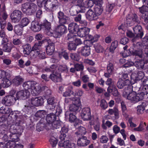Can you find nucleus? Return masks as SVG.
<instances>
[{
    "label": "nucleus",
    "instance_id": "obj_1",
    "mask_svg": "<svg viewBox=\"0 0 148 148\" xmlns=\"http://www.w3.org/2000/svg\"><path fill=\"white\" fill-rule=\"evenodd\" d=\"M131 90L128 93L126 94L125 97L132 101V102L136 103L143 100L144 98V94L143 92L137 94L136 91H138L139 88L138 87H135L131 85Z\"/></svg>",
    "mask_w": 148,
    "mask_h": 148
},
{
    "label": "nucleus",
    "instance_id": "obj_2",
    "mask_svg": "<svg viewBox=\"0 0 148 148\" xmlns=\"http://www.w3.org/2000/svg\"><path fill=\"white\" fill-rule=\"evenodd\" d=\"M56 115L53 113H50L47 116L46 120L50 128L57 129L60 127V122L58 120H56Z\"/></svg>",
    "mask_w": 148,
    "mask_h": 148
},
{
    "label": "nucleus",
    "instance_id": "obj_3",
    "mask_svg": "<svg viewBox=\"0 0 148 148\" xmlns=\"http://www.w3.org/2000/svg\"><path fill=\"white\" fill-rule=\"evenodd\" d=\"M11 76V71L0 70V79L3 78V82L2 84L3 87H8L11 84V82L10 80Z\"/></svg>",
    "mask_w": 148,
    "mask_h": 148
},
{
    "label": "nucleus",
    "instance_id": "obj_4",
    "mask_svg": "<svg viewBox=\"0 0 148 148\" xmlns=\"http://www.w3.org/2000/svg\"><path fill=\"white\" fill-rule=\"evenodd\" d=\"M130 80L128 79L123 80L120 79L117 83V86L119 88L122 89L125 87L123 93V95L124 97L126 96V94L128 93L131 90L132 87L131 85L130 84Z\"/></svg>",
    "mask_w": 148,
    "mask_h": 148
},
{
    "label": "nucleus",
    "instance_id": "obj_5",
    "mask_svg": "<svg viewBox=\"0 0 148 148\" xmlns=\"http://www.w3.org/2000/svg\"><path fill=\"white\" fill-rule=\"evenodd\" d=\"M29 105V106H25L23 109L24 111L25 110L27 111V109H29L30 108V106H38L42 105L44 103V99L41 97H32L28 101Z\"/></svg>",
    "mask_w": 148,
    "mask_h": 148
},
{
    "label": "nucleus",
    "instance_id": "obj_6",
    "mask_svg": "<svg viewBox=\"0 0 148 148\" xmlns=\"http://www.w3.org/2000/svg\"><path fill=\"white\" fill-rule=\"evenodd\" d=\"M8 127L5 125H3L0 126V134L4 135L3 138L6 139L7 140L8 139V136H9L10 138L12 137L16 136L15 130H14V132H12V127L10 129V132H8Z\"/></svg>",
    "mask_w": 148,
    "mask_h": 148
},
{
    "label": "nucleus",
    "instance_id": "obj_7",
    "mask_svg": "<svg viewBox=\"0 0 148 148\" xmlns=\"http://www.w3.org/2000/svg\"><path fill=\"white\" fill-rule=\"evenodd\" d=\"M37 9L36 5L34 3H26L22 5L23 11L28 14L34 12Z\"/></svg>",
    "mask_w": 148,
    "mask_h": 148
},
{
    "label": "nucleus",
    "instance_id": "obj_8",
    "mask_svg": "<svg viewBox=\"0 0 148 148\" xmlns=\"http://www.w3.org/2000/svg\"><path fill=\"white\" fill-rule=\"evenodd\" d=\"M81 116L84 121L95 120L97 121L98 119L97 116L94 118L91 116L90 109L88 107L82 109L81 113Z\"/></svg>",
    "mask_w": 148,
    "mask_h": 148
},
{
    "label": "nucleus",
    "instance_id": "obj_9",
    "mask_svg": "<svg viewBox=\"0 0 148 148\" xmlns=\"http://www.w3.org/2000/svg\"><path fill=\"white\" fill-rule=\"evenodd\" d=\"M15 91L14 90H11V93H14L12 95L5 97L3 99L2 102L7 106H10L14 104L16 101L17 100L16 97L15 96Z\"/></svg>",
    "mask_w": 148,
    "mask_h": 148
},
{
    "label": "nucleus",
    "instance_id": "obj_10",
    "mask_svg": "<svg viewBox=\"0 0 148 148\" xmlns=\"http://www.w3.org/2000/svg\"><path fill=\"white\" fill-rule=\"evenodd\" d=\"M23 16V13L20 10H13L10 16L11 21L15 23H17L19 22Z\"/></svg>",
    "mask_w": 148,
    "mask_h": 148
},
{
    "label": "nucleus",
    "instance_id": "obj_11",
    "mask_svg": "<svg viewBox=\"0 0 148 148\" xmlns=\"http://www.w3.org/2000/svg\"><path fill=\"white\" fill-rule=\"evenodd\" d=\"M66 27L63 24H61L57 26L54 29L53 37L58 38L66 33L67 32Z\"/></svg>",
    "mask_w": 148,
    "mask_h": 148
},
{
    "label": "nucleus",
    "instance_id": "obj_12",
    "mask_svg": "<svg viewBox=\"0 0 148 148\" xmlns=\"http://www.w3.org/2000/svg\"><path fill=\"white\" fill-rule=\"evenodd\" d=\"M57 0H47L45 5V10L47 11H53L58 5Z\"/></svg>",
    "mask_w": 148,
    "mask_h": 148
},
{
    "label": "nucleus",
    "instance_id": "obj_13",
    "mask_svg": "<svg viewBox=\"0 0 148 148\" xmlns=\"http://www.w3.org/2000/svg\"><path fill=\"white\" fill-rule=\"evenodd\" d=\"M132 21L134 22L138 23H139L140 22L138 18L137 15L135 14L130 13L128 15L126 21V23L127 25V26H132Z\"/></svg>",
    "mask_w": 148,
    "mask_h": 148
},
{
    "label": "nucleus",
    "instance_id": "obj_14",
    "mask_svg": "<svg viewBox=\"0 0 148 148\" xmlns=\"http://www.w3.org/2000/svg\"><path fill=\"white\" fill-rule=\"evenodd\" d=\"M77 5L82 9L84 8H91L93 5V2L91 0H78Z\"/></svg>",
    "mask_w": 148,
    "mask_h": 148
},
{
    "label": "nucleus",
    "instance_id": "obj_15",
    "mask_svg": "<svg viewBox=\"0 0 148 148\" xmlns=\"http://www.w3.org/2000/svg\"><path fill=\"white\" fill-rule=\"evenodd\" d=\"M30 95V92L27 90H22L17 91L15 93V96L17 100H24L29 97Z\"/></svg>",
    "mask_w": 148,
    "mask_h": 148
},
{
    "label": "nucleus",
    "instance_id": "obj_16",
    "mask_svg": "<svg viewBox=\"0 0 148 148\" xmlns=\"http://www.w3.org/2000/svg\"><path fill=\"white\" fill-rule=\"evenodd\" d=\"M133 30L135 34L136 35L135 38L132 40L133 42H134L136 38H142L143 36V33L142 31L141 27L138 25L136 26L133 28Z\"/></svg>",
    "mask_w": 148,
    "mask_h": 148
},
{
    "label": "nucleus",
    "instance_id": "obj_17",
    "mask_svg": "<svg viewBox=\"0 0 148 148\" xmlns=\"http://www.w3.org/2000/svg\"><path fill=\"white\" fill-rule=\"evenodd\" d=\"M58 145L60 147L64 148H76L75 144L69 140H66L63 142L62 141H60Z\"/></svg>",
    "mask_w": 148,
    "mask_h": 148
},
{
    "label": "nucleus",
    "instance_id": "obj_18",
    "mask_svg": "<svg viewBox=\"0 0 148 148\" xmlns=\"http://www.w3.org/2000/svg\"><path fill=\"white\" fill-rule=\"evenodd\" d=\"M58 17L59 19V22L61 24H64L69 22L70 18L64 14V13L60 11L58 13Z\"/></svg>",
    "mask_w": 148,
    "mask_h": 148
},
{
    "label": "nucleus",
    "instance_id": "obj_19",
    "mask_svg": "<svg viewBox=\"0 0 148 148\" xmlns=\"http://www.w3.org/2000/svg\"><path fill=\"white\" fill-rule=\"evenodd\" d=\"M89 32V29L86 27H81L78 29L76 34L77 35L81 37H83L88 35Z\"/></svg>",
    "mask_w": 148,
    "mask_h": 148
},
{
    "label": "nucleus",
    "instance_id": "obj_20",
    "mask_svg": "<svg viewBox=\"0 0 148 148\" xmlns=\"http://www.w3.org/2000/svg\"><path fill=\"white\" fill-rule=\"evenodd\" d=\"M90 143V141L87 139V138L85 136L78 139L77 141V145L80 147H85L88 145Z\"/></svg>",
    "mask_w": 148,
    "mask_h": 148
},
{
    "label": "nucleus",
    "instance_id": "obj_21",
    "mask_svg": "<svg viewBox=\"0 0 148 148\" xmlns=\"http://www.w3.org/2000/svg\"><path fill=\"white\" fill-rule=\"evenodd\" d=\"M147 105V102L144 101L142 102L140 105L138 106L136 108L137 114L139 115L143 114L144 112L145 108Z\"/></svg>",
    "mask_w": 148,
    "mask_h": 148
},
{
    "label": "nucleus",
    "instance_id": "obj_22",
    "mask_svg": "<svg viewBox=\"0 0 148 148\" xmlns=\"http://www.w3.org/2000/svg\"><path fill=\"white\" fill-rule=\"evenodd\" d=\"M12 137L10 138L12 139L13 141H9L6 144H5V147L6 148H16L20 146L21 148H23V147L22 145H16L15 143V141L16 140L15 138L14 137Z\"/></svg>",
    "mask_w": 148,
    "mask_h": 148
},
{
    "label": "nucleus",
    "instance_id": "obj_23",
    "mask_svg": "<svg viewBox=\"0 0 148 148\" xmlns=\"http://www.w3.org/2000/svg\"><path fill=\"white\" fill-rule=\"evenodd\" d=\"M48 45L46 48V52L48 55H51L54 51V43L51 41L50 40H48Z\"/></svg>",
    "mask_w": 148,
    "mask_h": 148
},
{
    "label": "nucleus",
    "instance_id": "obj_24",
    "mask_svg": "<svg viewBox=\"0 0 148 148\" xmlns=\"http://www.w3.org/2000/svg\"><path fill=\"white\" fill-rule=\"evenodd\" d=\"M41 91V88L38 84H36L34 82V86H32L31 93L34 96L38 95Z\"/></svg>",
    "mask_w": 148,
    "mask_h": 148
},
{
    "label": "nucleus",
    "instance_id": "obj_25",
    "mask_svg": "<svg viewBox=\"0 0 148 148\" xmlns=\"http://www.w3.org/2000/svg\"><path fill=\"white\" fill-rule=\"evenodd\" d=\"M66 114H69V121L71 122H75L74 125L76 127L77 125L80 123L79 120L77 119L76 116L72 113L67 112Z\"/></svg>",
    "mask_w": 148,
    "mask_h": 148
},
{
    "label": "nucleus",
    "instance_id": "obj_26",
    "mask_svg": "<svg viewBox=\"0 0 148 148\" xmlns=\"http://www.w3.org/2000/svg\"><path fill=\"white\" fill-rule=\"evenodd\" d=\"M86 17L90 21L97 19L98 18L94 11L91 9H89L86 14Z\"/></svg>",
    "mask_w": 148,
    "mask_h": 148
},
{
    "label": "nucleus",
    "instance_id": "obj_27",
    "mask_svg": "<svg viewBox=\"0 0 148 148\" xmlns=\"http://www.w3.org/2000/svg\"><path fill=\"white\" fill-rule=\"evenodd\" d=\"M24 81L23 79L20 76L18 75L15 76L12 81V84L16 86H18L21 85Z\"/></svg>",
    "mask_w": 148,
    "mask_h": 148
},
{
    "label": "nucleus",
    "instance_id": "obj_28",
    "mask_svg": "<svg viewBox=\"0 0 148 148\" xmlns=\"http://www.w3.org/2000/svg\"><path fill=\"white\" fill-rule=\"evenodd\" d=\"M78 51L83 56H87L90 54V48L88 47H82L79 49Z\"/></svg>",
    "mask_w": 148,
    "mask_h": 148
},
{
    "label": "nucleus",
    "instance_id": "obj_29",
    "mask_svg": "<svg viewBox=\"0 0 148 148\" xmlns=\"http://www.w3.org/2000/svg\"><path fill=\"white\" fill-rule=\"evenodd\" d=\"M42 44L41 42L39 41L38 42L36 43L32 48L31 53L37 55L38 54L39 51H41V47Z\"/></svg>",
    "mask_w": 148,
    "mask_h": 148
},
{
    "label": "nucleus",
    "instance_id": "obj_30",
    "mask_svg": "<svg viewBox=\"0 0 148 148\" xmlns=\"http://www.w3.org/2000/svg\"><path fill=\"white\" fill-rule=\"evenodd\" d=\"M30 28L32 31L35 32H38L41 29V26L39 23L35 21L32 22Z\"/></svg>",
    "mask_w": 148,
    "mask_h": 148
},
{
    "label": "nucleus",
    "instance_id": "obj_31",
    "mask_svg": "<svg viewBox=\"0 0 148 148\" xmlns=\"http://www.w3.org/2000/svg\"><path fill=\"white\" fill-rule=\"evenodd\" d=\"M78 28V26L76 23H71L69 25L68 29L69 32L76 34Z\"/></svg>",
    "mask_w": 148,
    "mask_h": 148
},
{
    "label": "nucleus",
    "instance_id": "obj_32",
    "mask_svg": "<svg viewBox=\"0 0 148 148\" xmlns=\"http://www.w3.org/2000/svg\"><path fill=\"white\" fill-rule=\"evenodd\" d=\"M48 108L50 109L53 110L56 106V103L53 97L49 98L47 101Z\"/></svg>",
    "mask_w": 148,
    "mask_h": 148
},
{
    "label": "nucleus",
    "instance_id": "obj_33",
    "mask_svg": "<svg viewBox=\"0 0 148 148\" xmlns=\"http://www.w3.org/2000/svg\"><path fill=\"white\" fill-rule=\"evenodd\" d=\"M114 69L112 63H110L107 66V73H105L104 75L106 77H110L112 75Z\"/></svg>",
    "mask_w": 148,
    "mask_h": 148
},
{
    "label": "nucleus",
    "instance_id": "obj_34",
    "mask_svg": "<svg viewBox=\"0 0 148 148\" xmlns=\"http://www.w3.org/2000/svg\"><path fill=\"white\" fill-rule=\"evenodd\" d=\"M95 13L97 17L100 15L103 11V8L102 6L95 5L94 8Z\"/></svg>",
    "mask_w": 148,
    "mask_h": 148
},
{
    "label": "nucleus",
    "instance_id": "obj_35",
    "mask_svg": "<svg viewBox=\"0 0 148 148\" xmlns=\"http://www.w3.org/2000/svg\"><path fill=\"white\" fill-rule=\"evenodd\" d=\"M106 84L109 86L107 89V90L109 92H111L112 90V88H114V87L115 86L114 82L111 78H108L106 81Z\"/></svg>",
    "mask_w": 148,
    "mask_h": 148
},
{
    "label": "nucleus",
    "instance_id": "obj_36",
    "mask_svg": "<svg viewBox=\"0 0 148 148\" xmlns=\"http://www.w3.org/2000/svg\"><path fill=\"white\" fill-rule=\"evenodd\" d=\"M57 70L61 72H67L68 71V68L66 65L65 64L62 65H56L55 71Z\"/></svg>",
    "mask_w": 148,
    "mask_h": 148
},
{
    "label": "nucleus",
    "instance_id": "obj_37",
    "mask_svg": "<svg viewBox=\"0 0 148 148\" xmlns=\"http://www.w3.org/2000/svg\"><path fill=\"white\" fill-rule=\"evenodd\" d=\"M86 133V128L83 126L79 127L77 129L75 134L78 136L80 135L85 134Z\"/></svg>",
    "mask_w": 148,
    "mask_h": 148
},
{
    "label": "nucleus",
    "instance_id": "obj_38",
    "mask_svg": "<svg viewBox=\"0 0 148 148\" xmlns=\"http://www.w3.org/2000/svg\"><path fill=\"white\" fill-rule=\"evenodd\" d=\"M34 82L33 81H28L24 82L23 86L25 89V90H27L31 89L32 90V86H34Z\"/></svg>",
    "mask_w": 148,
    "mask_h": 148
},
{
    "label": "nucleus",
    "instance_id": "obj_39",
    "mask_svg": "<svg viewBox=\"0 0 148 148\" xmlns=\"http://www.w3.org/2000/svg\"><path fill=\"white\" fill-rule=\"evenodd\" d=\"M23 27L20 25H16L14 28V32L18 35L21 36L22 34Z\"/></svg>",
    "mask_w": 148,
    "mask_h": 148
},
{
    "label": "nucleus",
    "instance_id": "obj_40",
    "mask_svg": "<svg viewBox=\"0 0 148 148\" xmlns=\"http://www.w3.org/2000/svg\"><path fill=\"white\" fill-rule=\"evenodd\" d=\"M50 79L54 82H56L61 81L60 75V74L56 75L54 74H51L50 76Z\"/></svg>",
    "mask_w": 148,
    "mask_h": 148
},
{
    "label": "nucleus",
    "instance_id": "obj_41",
    "mask_svg": "<svg viewBox=\"0 0 148 148\" xmlns=\"http://www.w3.org/2000/svg\"><path fill=\"white\" fill-rule=\"evenodd\" d=\"M31 56L33 58H35L38 56V57L40 59H43L45 58V52H43L41 51H39L38 54L36 55L32 53L31 54Z\"/></svg>",
    "mask_w": 148,
    "mask_h": 148
},
{
    "label": "nucleus",
    "instance_id": "obj_42",
    "mask_svg": "<svg viewBox=\"0 0 148 148\" xmlns=\"http://www.w3.org/2000/svg\"><path fill=\"white\" fill-rule=\"evenodd\" d=\"M139 11L142 14V16H146L148 15V6H143L139 8Z\"/></svg>",
    "mask_w": 148,
    "mask_h": 148
},
{
    "label": "nucleus",
    "instance_id": "obj_43",
    "mask_svg": "<svg viewBox=\"0 0 148 148\" xmlns=\"http://www.w3.org/2000/svg\"><path fill=\"white\" fill-rule=\"evenodd\" d=\"M23 53L24 54L29 55L30 53L31 46L29 44H26L23 46Z\"/></svg>",
    "mask_w": 148,
    "mask_h": 148
},
{
    "label": "nucleus",
    "instance_id": "obj_44",
    "mask_svg": "<svg viewBox=\"0 0 148 148\" xmlns=\"http://www.w3.org/2000/svg\"><path fill=\"white\" fill-rule=\"evenodd\" d=\"M11 111V109L7 106H2L0 108V112L2 114H8Z\"/></svg>",
    "mask_w": 148,
    "mask_h": 148
},
{
    "label": "nucleus",
    "instance_id": "obj_45",
    "mask_svg": "<svg viewBox=\"0 0 148 148\" xmlns=\"http://www.w3.org/2000/svg\"><path fill=\"white\" fill-rule=\"evenodd\" d=\"M144 60H141L138 61H137L134 63L135 66L138 69H143L145 64Z\"/></svg>",
    "mask_w": 148,
    "mask_h": 148
},
{
    "label": "nucleus",
    "instance_id": "obj_46",
    "mask_svg": "<svg viewBox=\"0 0 148 148\" xmlns=\"http://www.w3.org/2000/svg\"><path fill=\"white\" fill-rule=\"evenodd\" d=\"M47 114V112L44 110L38 111L36 113L35 116L37 117L44 118Z\"/></svg>",
    "mask_w": 148,
    "mask_h": 148
},
{
    "label": "nucleus",
    "instance_id": "obj_47",
    "mask_svg": "<svg viewBox=\"0 0 148 148\" xmlns=\"http://www.w3.org/2000/svg\"><path fill=\"white\" fill-rule=\"evenodd\" d=\"M96 51L97 53L103 52L104 51V49L103 47L99 44H95L94 46Z\"/></svg>",
    "mask_w": 148,
    "mask_h": 148
},
{
    "label": "nucleus",
    "instance_id": "obj_48",
    "mask_svg": "<svg viewBox=\"0 0 148 148\" xmlns=\"http://www.w3.org/2000/svg\"><path fill=\"white\" fill-rule=\"evenodd\" d=\"M73 87H71L68 88L63 93V95L64 97L70 96L72 95H73L74 92L72 90Z\"/></svg>",
    "mask_w": 148,
    "mask_h": 148
},
{
    "label": "nucleus",
    "instance_id": "obj_49",
    "mask_svg": "<svg viewBox=\"0 0 148 148\" xmlns=\"http://www.w3.org/2000/svg\"><path fill=\"white\" fill-rule=\"evenodd\" d=\"M113 123L112 122L109 121H107L105 123L104 122L103 123L102 127L103 129L106 130L107 129V127L110 128L111 127Z\"/></svg>",
    "mask_w": 148,
    "mask_h": 148
},
{
    "label": "nucleus",
    "instance_id": "obj_50",
    "mask_svg": "<svg viewBox=\"0 0 148 148\" xmlns=\"http://www.w3.org/2000/svg\"><path fill=\"white\" fill-rule=\"evenodd\" d=\"M70 33L68 34L67 39L70 42L73 41L75 40L76 37L75 33L69 32Z\"/></svg>",
    "mask_w": 148,
    "mask_h": 148
},
{
    "label": "nucleus",
    "instance_id": "obj_51",
    "mask_svg": "<svg viewBox=\"0 0 148 148\" xmlns=\"http://www.w3.org/2000/svg\"><path fill=\"white\" fill-rule=\"evenodd\" d=\"M29 22V19L26 17L23 18L21 20L20 25L23 27L27 25Z\"/></svg>",
    "mask_w": 148,
    "mask_h": 148
},
{
    "label": "nucleus",
    "instance_id": "obj_52",
    "mask_svg": "<svg viewBox=\"0 0 148 148\" xmlns=\"http://www.w3.org/2000/svg\"><path fill=\"white\" fill-rule=\"evenodd\" d=\"M56 67V64H53L50 67H47L43 69V71L46 72H53L55 71V68Z\"/></svg>",
    "mask_w": 148,
    "mask_h": 148
},
{
    "label": "nucleus",
    "instance_id": "obj_53",
    "mask_svg": "<svg viewBox=\"0 0 148 148\" xmlns=\"http://www.w3.org/2000/svg\"><path fill=\"white\" fill-rule=\"evenodd\" d=\"M140 89L142 90V91L144 94H147L148 93V85L146 84H141Z\"/></svg>",
    "mask_w": 148,
    "mask_h": 148
},
{
    "label": "nucleus",
    "instance_id": "obj_54",
    "mask_svg": "<svg viewBox=\"0 0 148 148\" xmlns=\"http://www.w3.org/2000/svg\"><path fill=\"white\" fill-rule=\"evenodd\" d=\"M134 55L138 56L140 58H142L143 56V52L141 49L135 50L133 52Z\"/></svg>",
    "mask_w": 148,
    "mask_h": 148
},
{
    "label": "nucleus",
    "instance_id": "obj_55",
    "mask_svg": "<svg viewBox=\"0 0 148 148\" xmlns=\"http://www.w3.org/2000/svg\"><path fill=\"white\" fill-rule=\"evenodd\" d=\"M79 106L78 105L73 104L71 105L69 107V110L71 111L75 112L79 110Z\"/></svg>",
    "mask_w": 148,
    "mask_h": 148
},
{
    "label": "nucleus",
    "instance_id": "obj_56",
    "mask_svg": "<svg viewBox=\"0 0 148 148\" xmlns=\"http://www.w3.org/2000/svg\"><path fill=\"white\" fill-rule=\"evenodd\" d=\"M49 141L52 147H55L57 143V139L54 137H52L49 140Z\"/></svg>",
    "mask_w": 148,
    "mask_h": 148
},
{
    "label": "nucleus",
    "instance_id": "obj_57",
    "mask_svg": "<svg viewBox=\"0 0 148 148\" xmlns=\"http://www.w3.org/2000/svg\"><path fill=\"white\" fill-rule=\"evenodd\" d=\"M100 106L101 108L104 110L106 109L108 107V104L106 101L104 99L101 100Z\"/></svg>",
    "mask_w": 148,
    "mask_h": 148
},
{
    "label": "nucleus",
    "instance_id": "obj_58",
    "mask_svg": "<svg viewBox=\"0 0 148 148\" xmlns=\"http://www.w3.org/2000/svg\"><path fill=\"white\" fill-rule=\"evenodd\" d=\"M108 140V138L106 135H102L99 138L100 142L102 143H106Z\"/></svg>",
    "mask_w": 148,
    "mask_h": 148
},
{
    "label": "nucleus",
    "instance_id": "obj_59",
    "mask_svg": "<svg viewBox=\"0 0 148 148\" xmlns=\"http://www.w3.org/2000/svg\"><path fill=\"white\" fill-rule=\"evenodd\" d=\"M144 77V73L141 71H139L138 73V75L136 78V79L137 80H142Z\"/></svg>",
    "mask_w": 148,
    "mask_h": 148
},
{
    "label": "nucleus",
    "instance_id": "obj_60",
    "mask_svg": "<svg viewBox=\"0 0 148 148\" xmlns=\"http://www.w3.org/2000/svg\"><path fill=\"white\" fill-rule=\"evenodd\" d=\"M71 100L74 102V104H76V105H78L79 106L80 104V101L79 98L75 97L71 98Z\"/></svg>",
    "mask_w": 148,
    "mask_h": 148
},
{
    "label": "nucleus",
    "instance_id": "obj_61",
    "mask_svg": "<svg viewBox=\"0 0 148 148\" xmlns=\"http://www.w3.org/2000/svg\"><path fill=\"white\" fill-rule=\"evenodd\" d=\"M42 26H43L46 28V29H50L51 27V23L47 20H45L43 23L41 24Z\"/></svg>",
    "mask_w": 148,
    "mask_h": 148
},
{
    "label": "nucleus",
    "instance_id": "obj_62",
    "mask_svg": "<svg viewBox=\"0 0 148 148\" xmlns=\"http://www.w3.org/2000/svg\"><path fill=\"white\" fill-rule=\"evenodd\" d=\"M76 47V45L74 42L69 43L68 45V48L69 50H75Z\"/></svg>",
    "mask_w": 148,
    "mask_h": 148
},
{
    "label": "nucleus",
    "instance_id": "obj_63",
    "mask_svg": "<svg viewBox=\"0 0 148 148\" xmlns=\"http://www.w3.org/2000/svg\"><path fill=\"white\" fill-rule=\"evenodd\" d=\"M114 6V4L113 3L107 4L106 7V11L109 12H110Z\"/></svg>",
    "mask_w": 148,
    "mask_h": 148
},
{
    "label": "nucleus",
    "instance_id": "obj_64",
    "mask_svg": "<svg viewBox=\"0 0 148 148\" xmlns=\"http://www.w3.org/2000/svg\"><path fill=\"white\" fill-rule=\"evenodd\" d=\"M84 93V91L81 90H78L74 92L73 95L75 96H78L81 97L82 95Z\"/></svg>",
    "mask_w": 148,
    "mask_h": 148
}]
</instances>
